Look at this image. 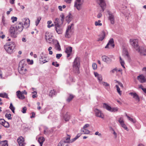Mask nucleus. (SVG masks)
<instances>
[{"mask_svg": "<svg viewBox=\"0 0 146 146\" xmlns=\"http://www.w3.org/2000/svg\"><path fill=\"white\" fill-rule=\"evenodd\" d=\"M105 33L103 31L101 33L100 37L99 38V40L102 41L104 38L105 36Z\"/></svg>", "mask_w": 146, "mask_h": 146, "instance_id": "nucleus-29", "label": "nucleus"}, {"mask_svg": "<svg viewBox=\"0 0 146 146\" xmlns=\"http://www.w3.org/2000/svg\"><path fill=\"white\" fill-rule=\"evenodd\" d=\"M101 21L99 20L98 21H96L95 23V25L97 26H101L102 25V23H100Z\"/></svg>", "mask_w": 146, "mask_h": 146, "instance_id": "nucleus-40", "label": "nucleus"}, {"mask_svg": "<svg viewBox=\"0 0 146 146\" xmlns=\"http://www.w3.org/2000/svg\"><path fill=\"white\" fill-rule=\"evenodd\" d=\"M95 135H98L99 136L101 137L102 136V134L100 133H99L98 131H96L95 132Z\"/></svg>", "mask_w": 146, "mask_h": 146, "instance_id": "nucleus-59", "label": "nucleus"}, {"mask_svg": "<svg viewBox=\"0 0 146 146\" xmlns=\"http://www.w3.org/2000/svg\"><path fill=\"white\" fill-rule=\"evenodd\" d=\"M142 88L141 89L143 91V92L145 93H146V88H143L142 86H141Z\"/></svg>", "mask_w": 146, "mask_h": 146, "instance_id": "nucleus-64", "label": "nucleus"}, {"mask_svg": "<svg viewBox=\"0 0 146 146\" xmlns=\"http://www.w3.org/2000/svg\"><path fill=\"white\" fill-rule=\"evenodd\" d=\"M122 127H123L124 129H125L126 130H127V131H128V129L127 127L125 125H124L122 126H121Z\"/></svg>", "mask_w": 146, "mask_h": 146, "instance_id": "nucleus-63", "label": "nucleus"}, {"mask_svg": "<svg viewBox=\"0 0 146 146\" xmlns=\"http://www.w3.org/2000/svg\"><path fill=\"white\" fill-rule=\"evenodd\" d=\"M27 109V108L25 106L23 107L21 110L22 112L23 113H26Z\"/></svg>", "mask_w": 146, "mask_h": 146, "instance_id": "nucleus-48", "label": "nucleus"}, {"mask_svg": "<svg viewBox=\"0 0 146 146\" xmlns=\"http://www.w3.org/2000/svg\"><path fill=\"white\" fill-rule=\"evenodd\" d=\"M52 35L51 33H46L45 34V39L46 41L49 43H51L53 41Z\"/></svg>", "mask_w": 146, "mask_h": 146, "instance_id": "nucleus-7", "label": "nucleus"}, {"mask_svg": "<svg viewBox=\"0 0 146 146\" xmlns=\"http://www.w3.org/2000/svg\"><path fill=\"white\" fill-rule=\"evenodd\" d=\"M11 116V115L10 113L8 114L7 113L5 115V117H6L7 118V119L9 120L12 119Z\"/></svg>", "mask_w": 146, "mask_h": 146, "instance_id": "nucleus-38", "label": "nucleus"}, {"mask_svg": "<svg viewBox=\"0 0 146 146\" xmlns=\"http://www.w3.org/2000/svg\"><path fill=\"white\" fill-rule=\"evenodd\" d=\"M72 16L70 14L67 16L65 18L66 21L68 23L72 20Z\"/></svg>", "mask_w": 146, "mask_h": 146, "instance_id": "nucleus-24", "label": "nucleus"}, {"mask_svg": "<svg viewBox=\"0 0 146 146\" xmlns=\"http://www.w3.org/2000/svg\"><path fill=\"white\" fill-rule=\"evenodd\" d=\"M23 61H21L19 64V66L18 68V70L19 73L23 74H25L27 71L26 64L23 63Z\"/></svg>", "mask_w": 146, "mask_h": 146, "instance_id": "nucleus-3", "label": "nucleus"}, {"mask_svg": "<svg viewBox=\"0 0 146 146\" xmlns=\"http://www.w3.org/2000/svg\"><path fill=\"white\" fill-rule=\"evenodd\" d=\"M81 135V134L80 133H79L77 134V135L75 137V139H77L79 137H80Z\"/></svg>", "mask_w": 146, "mask_h": 146, "instance_id": "nucleus-60", "label": "nucleus"}, {"mask_svg": "<svg viewBox=\"0 0 146 146\" xmlns=\"http://www.w3.org/2000/svg\"><path fill=\"white\" fill-rule=\"evenodd\" d=\"M74 96L73 95H70L66 100L68 102H70L72 100Z\"/></svg>", "mask_w": 146, "mask_h": 146, "instance_id": "nucleus-36", "label": "nucleus"}, {"mask_svg": "<svg viewBox=\"0 0 146 146\" xmlns=\"http://www.w3.org/2000/svg\"><path fill=\"white\" fill-rule=\"evenodd\" d=\"M16 94L17 97L19 99L23 100L25 98L24 96L22 94V92L20 91H17Z\"/></svg>", "mask_w": 146, "mask_h": 146, "instance_id": "nucleus-22", "label": "nucleus"}, {"mask_svg": "<svg viewBox=\"0 0 146 146\" xmlns=\"http://www.w3.org/2000/svg\"><path fill=\"white\" fill-rule=\"evenodd\" d=\"M129 42L131 45L136 50L138 49L139 47L138 43V40L137 39H130Z\"/></svg>", "mask_w": 146, "mask_h": 146, "instance_id": "nucleus-5", "label": "nucleus"}, {"mask_svg": "<svg viewBox=\"0 0 146 146\" xmlns=\"http://www.w3.org/2000/svg\"><path fill=\"white\" fill-rule=\"evenodd\" d=\"M118 83L119 85L122 88H123V84L121 82H118V81H116Z\"/></svg>", "mask_w": 146, "mask_h": 146, "instance_id": "nucleus-62", "label": "nucleus"}, {"mask_svg": "<svg viewBox=\"0 0 146 146\" xmlns=\"http://www.w3.org/2000/svg\"><path fill=\"white\" fill-rule=\"evenodd\" d=\"M24 139L21 136L19 137L17 139V141L20 146H24Z\"/></svg>", "mask_w": 146, "mask_h": 146, "instance_id": "nucleus-17", "label": "nucleus"}, {"mask_svg": "<svg viewBox=\"0 0 146 146\" xmlns=\"http://www.w3.org/2000/svg\"><path fill=\"white\" fill-rule=\"evenodd\" d=\"M16 31L18 33L21 32L23 30L24 27L23 24L21 22H18L17 23L16 25L15 26Z\"/></svg>", "mask_w": 146, "mask_h": 146, "instance_id": "nucleus-6", "label": "nucleus"}, {"mask_svg": "<svg viewBox=\"0 0 146 146\" xmlns=\"http://www.w3.org/2000/svg\"><path fill=\"white\" fill-rule=\"evenodd\" d=\"M80 58L77 57L74 59L73 63V72L76 74H78L80 73L79 70L80 67Z\"/></svg>", "mask_w": 146, "mask_h": 146, "instance_id": "nucleus-2", "label": "nucleus"}, {"mask_svg": "<svg viewBox=\"0 0 146 146\" xmlns=\"http://www.w3.org/2000/svg\"><path fill=\"white\" fill-rule=\"evenodd\" d=\"M27 62L29 64H33V61L32 60H31L29 59H27Z\"/></svg>", "mask_w": 146, "mask_h": 146, "instance_id": "nucleus-54", "label": "nucleus"}, {"mask_svg": "<svg viewBox=\"0 0 146 146\" xmlns=\"http://www.w3.org/2000/svg\"><path fill=\"white\" fill-rule=\"evenodd\" d=\"M94 111L95 112V115L96 117L102 119L104 118V115L100 110L97 109H96Z\"/></svg>", "mask_w": 146, "mask_h": 146, "instance_id": "nucleus-9", "label": "nucleus"}, {"mask_svg": "<svg viewBox=\"0 0 146 146\" xmlns=\"http://www.w3.org/2000/svg\"><path fill=\"white\" fill-rule=\"evenodd\" d=\"M55 30L56 32L58 34H60L62 33V29L60 25H54Z\"/></svg>", "mask_w": 146, "mask_h": 146, "instance_id": "nucleus-21", "label": "nucleus"}, {"mask_svg": "<svg viewBox=\"0 0 146 146\" xmlns=\"http://www.w3.org/2000/svg\"><path fill=\"white\" fill-rule=\"evenodd\" d=\"M41 19V17H39L37 18V19L35 21V25L36 26H37L38 25Z\"/></svg>", "mask_w": 146, "mask_h": 146, "instance_id": "nucleus-34", "label": "nucleus"}, {"mask_svg": "<svg viewBox=\"0 0 146 146\" xmlns=\"http://www.w3.org/2000/svg\"><path fill=\"white\" fill-rule=\"evenodd\" d=\"M59 19L58 18H56L54 22V23L55 24L54 25H59Z\"/></svg>", "mask_w": 146, "mask_h": 146, "instance_id": "nucleus-39", "label": "nucleus"}, {"mask_svg": "<svg viewBox=\"0 0 146 146\" xmlns=\"http://www.w3.org/2000/svg\"><path fill=\"white\" fill-rule=\"evenodd\" d=\"M108 19L110 21L111 23L112 24H114L115 23V18L114 15L110 12L108 13Z\"/></svg>", "mask_w": 146, "mask_h": 146, "instance_id": "nucleus-15", "label": "nucleus"}, {"mask_svg": "<svg viewBox=\"0 0 146 146\" xmlns=\"http://www.w3.org/2000/svg\"><path fill=\"white\" fill-rule=\"evenodd\" d=\"M97 78L99 81L100 83L101 84L102 82L101 81L102 79V76L101 75H100L99 76L97 77Z\"/></svg>", "mask_w": 146, "mask_h": 146, "instance_id": "nucleus-46", "label": "nucleus"}, {"mask_svg": "<svg viewBox=\"0 0 146 146\" xmlns=\"http://www.w3.org/2000/svg\"><path fill=\"white\" fill-rule=\"evenodd\" d=\"M39 61L42 62L43 63H44L48 61V60L43 54V53H42L40 54L39 57Z\"/></svg>", "mask_w": 146, "mask_h": 146, "instance_id": "nucleus-13", "label": "nucleus"}, {"mask_svg": "<svg viewBox=\"0 0 146 146\" xmlns=\"http://www.w3.org/2000/svg\"><path fill=\"white\" fill-rule=\"evenodd\" d=\"M83 2V0H76L75 2L74 6L78 10L81 9L82 5Z\"/></svg>", "mask_w": 146, "mask_h": 146, "instance_id": "nucleus-8", "label": "nucleus"}, {"mask_svg": "<svg viewBox=\"0 0 146 146\" xmlns=\"http://www.w3.org/2000/svg\"><path fill=\"white\" fill-rule=\"evenodd\" d=\"M52 64L53 65L56 66V67H58L59 66V64H58L57 62H53Z\"/></svg>", "mask_w": 146, "mask_h": 146, "instance_id": "nucleus-53", "label": "nucleus"}, {"mask_svg": "<svg viewBox=\"0 0 146 146\" xmlns=\"http://www.w3.org/2000/svg\"><path fill=\"white\" fill-rule=\"evenodd\" d=\"M126 115L127 117V118H128V119L130 121L132 122L133 123H135V122L136 121L135 119L131 118L129 116H128L127 114H126Z\"/></svg>", "mask_w": 146, "mask_h": 146, "instance_id": "nucleus-37", "label": "nucleus"}, {"mask_svg": "<svg viewBox=\"0 0 146 146\" xmlns=\"http://www.w3.org/2000/svg\"><path fill=\"white\" fill-rule=\"evenodd\" d=\"M61 141L62 142V144L64 143H70V137H68L65 140Z\"/></svg>", "mask_w": 146, "mask_h": 146, "instance_id": "nucleus-32", "label": "nucleus"}, {"mask_svg": "<svg viewBox=\"0 0 146 146\" xmlns=\"http://www.w3.org/2000/svg\"><path fill=\"white\" fill-rule=\"evenodd\" d=\"M64 118L65 121H67L69 120L70 118V117L69 114L67 113L64 116Z\"/></svg>", "mask_w": 146, "mask_h": 146, "instance_id": "nucleus-26", "label": "nucleus"}, {"mask_svg": "<svg viewBox=\"0 0 146 146\" xmlns=\"http://www.w3.org/2000/svg\"><path fill=\"white\" fill-rule=\"evenodd\" d=\"M32 93L35 94H33L32 96V97L33 98H34L37 97V95H37V93L36 91H34L33 92H32Z\"/></svg>", "mask_w": 146, "mask_h": 146, "instance_id": "nucleus-49", "label": "nucleus"}, {"mask_svg": "<svg viewBox=\"0 0 146 146\" xmlns=\"http://www.w3.org/2000/svg\"><path fill=\"white\" fill-rule=\"evenodd\" d=\"M72 51V48L71 47H69L66 48L65 52L67 54V57L68 58L71 54Z\"/></svg>", "mask_w": 146, "mask_h": 146, "instance_id": "nucleus-20", "label": "nucleus"}, {"mask_svg": "<svg viewBox=\"0 0 146 146\" xmlns=\"http://www.w3.org/2000/svg\"><path fill=\"white\" fill-rule=\"evenodd\" d=\"M23 21H24V26L27 28L29 26L30 20L28 18H25L23 19Z\"/></svg>", "mask_w": 146, "mask_h": 146, "instance_id": "nucleus-23", "label": "nucleus"}, {"mask_svg": "<svg viewBox=\"0 0 146 146\" xmlns=\"http://www.w3.org/2000/svg\"><path fill=\"white\" fill-rule=\"evenodd\" d=\"M0 146H8L7 141L4 140L0 142Z\"/></svg>", "mask_w": 146, "mask_h": 146, "instance_id": "nucleus-27", "label": "nucleus"}, {"mask_svg": "<svg viewBox=\"0 0 146 146\" xmlns=\"http://www.w3.org/2000/svg\"><path fill=\"white\" fill-rule=\"evenodd\" d=\"M120 62L122 67L124 68H125V67L124 66L125 63L124 61L122 60H120Z\"/></svg>", "mask_w": 146, "mask_h": 146, "instance_id": "nucleus-47", "label": "nucleus"}, {"mask_svg": "<svg viewBox=\"0 0 146 146\" xmlns=\"http://www.w3.org/2000/svg\"><path fill=\"white\" fill-rule=\"evenodd\" d=\"M56 92L54 90H51L49 94V96L52 97L56 94Z\"/></svg>", "mask_w": 146, "mask_h": 146, "instance_id": "nucleus-31", "label": "nucleus"}, {"mask_svg": "<svg viewBox=\"0 0 146 146\" xmlns=\"http://www.w3.org/2000/svg\"><path fill=\"white\" fill-rule=\"evenodd\" d=\"M109 45H110V46H112L113 48L114 47L115 45L114 43L113 39V38H111L110 39L108 43L105 47V48H109Z\"/></svg>", "mask_w": 146, "mask_h": 146, "instance_id": "nucleus-16", "label": "nucleus"}, {"mask_svg": "<svg viewBox=\"0 0 146 146\" xmlns=\"http://www.w3.org/2000/svg\"><path fill=\"white\" fill-rule=\"evenodd\" d=\"M5 122V121L3 119H0V124L3 126Z\"/></svg>", "mask_w": 146, "mask_h": 146, "instance_id": "nucleus-52", "label": "nucleus"}, {"mask_svg": "<svg viewBox=\"0 0 146 146\" xmlns=\"http://www.w3.org/2000/svg\"><path fill=\"white\" fill-rule=\"evenodd\" d=\"M2 23L3 25L5 26L7 25V23L5 22L4 19L3 18L2 19Z\"/></svg>", "mask_w": 146, "mask_h": 146, "instance_id": "nucleus-56", "label": "nucleus"}, {"mask_svg": "<svg viewBox=\"0 0 146 146\" xmlns=\"http://www.w3.org/2000/svg\"><path fill=\"white\" fill-rule=\"evenodd\" d=\"M93 68L94 70H96L97 68V65L96 64L94 63H93L92 65Z\"/></svg>", "mask_w": 146, "mask_h": 146, "instance_id": "nucleus-50", "label": "nucleus"}, {"mask_svg": "<svg viewBox=\"0 0 146 146\" xmlns=\"http://www.w3.org/2000/svg\"><path fill=\"white\" fill-rule=\"evenodd\" d=\"M17 18L16 17H11V19L12 20V22L14 23L15 21H16L17 20Z\"/></svg>", "mask_w": 146, "mask_h": 146, "instance_id": "nucleus-45", "label": "nucleus"}, {"mask_svg": "<svg viewBox=\"0 0 146 146\" xmlns=\"http://www.w3.org/2000/svg\"><path fill=\"white\" fill-rule=\"evenodd\" d=\"M62 55L61 54H57L56 55V58H57L59 59Z\"/></svg>", "mask_w": 146, "mask_h": 146, "instance_id": "nucleus-57", "label": "nucleus"}, {"mask_svg": "<svg viewBox=\"0 0 146 146\" xmlns=\"http://www.w3.org/2000/svg\"><path fill=\"white\" fill-rule=\"evenodd\" d=\"M129 94L131 95L135 99V100L137 102L140 101V98L137 94L136 93L130 92Z\"/></svg>", "mask_w": 146, "mask_h": 146, "instance_id": "nucleus-19", "label": "nucleus"}, {"mask_svg": "<svg viewBox=\"0 0 146 146\" xmlns=\"http://www.w3.org/2000/svg\"><path fill=\"white\" fill-rule=\"evenodd\" d=\"M81 131L83 132L82 133L84 134H88L90 132L89 130L86 129H82Z\"/></svg>", "mask_w": 146, "mask_h": 146, "instance_id": "nucleus-33", "label": "nucleus"}, {"mask_svg": "<svg viewBox=\"0 0 146 146\" xmlns=\"http://www.w3.org/2000/svg\"><path fill=\"white\" fill-rule=\"evenodd\" d=\"M115 86L117 88V92L120 95H121V91L120 90V89L119 88L118 86L117 85H116Z\"/></svg>", "mask_w": 146, "mask_h": 146, "instance_id": "nucleus-44", "label": "nucleus"}, {"mask_svg": "<svg viewBox=\"0 0 146 146\" xmlns=\"http://www.w3.org/2000/svg\"><path fill=\"white\" fill-rule=\"evenodd\" d=\"M136 51L139 53L141 55H146V48L139 47Z\"/></svg>", "mask_w": 146, "mask_h": 146, "instance_id": "nucleus-12", "label": "nucleus"}, {"mask_svg": "<svg viewBox=\"0 0 146 146\" xmlns=\"http://www.w3.org/2000/svg\"><path fill=\"white\" fill-rule=\"evenodd\" d=\"M102 59L103 61L108 64H110L112 61L111 59L105 55L103 56Z\"/></svg>", "mask_w": 146, "mask_h": 146, "instance_id": "nucleus-14", "label": "nucleus"}, {"mask_svg": "<svg viewBox=\"0 0 146 146\" xmlns=\"http://www.w3.org/2000/svg\"><path fill=\"white\" fill-rule=\"evenodd\" d=\"M103 107L106 109L107 110L110 111L111 107L106 103H104L103 104Z\"/></svg>", "mask_w": 146, "mask_h": 146, "instance_id": "nucleus-28", "label": "nucleus"}, {"mask_svg": "<svg viewBox=\"0 0 146 146\" xmlns=\"http://www.w3.org/2000/svg\"><path fill=\"white\" fill-rule=\"evenodd\" d=\"M97 2L102 8L103 11L106 6V3L105 0H97Z\"/></svg>", "mask_w": 146, "mask_h": 146, "instance_id": "nucleus-11", "label": "nucleus"}, {"mask_svg": "<svg viewBox=\"0 0 146 146\" xmlns=\"http://www.w3.org/2000/svg\"><path fill=\"white\" fill-rule=\"evenodd\" d=\"M89 124H86L84 126L82 129H86V128H87V127H89Z\"/></svg>", "mask_w": 146, "mask_h": 146, "instance_id": "nucleus-61", "label": "nucleus"}, {"mask_svg": "<svg viewBox=\"0 0 146 146\" xmlns=\"http://www.w3.org/2000/svg\"><path fill=\"white\" fill-rule=\"evenodd\" d=\"M16 29L14 26H11L10 28L9 32L10 36L12 37L15 38L17 37V33H18Z\"/></svg>", "mask_w": 146, "mask_h": 146, "instance_id": "nucleus-4", "label": "nucleus"}, {"mask_svg": "<svg viewBox=\"0 0 146 146\" xmlns=\"http://www.w3.org/2000/svg\"><path fill=\"white\" fill-rule=\"evenodd\" d=\"M56 47L57 48V49L58 50H60V47L58 41H57V44L55 45Z\"/></svg>", "mask_w": 146, "mask_h": 146, "instance_id": "nucleus-43", "label": "nucleus"}, {"mask_svg": "<svg viewBox=\"0 0 146 146\" xmlns=\"http://www.w3.org/2000/svg\"><path fill=\"white\" fill-rule=\"evenodd\" d=\"M15 47V43L14 42H8L4 46V48L6 51L9 54H11L14 52Z\"/></svg>", "mask_w": 146, "mask_h": 146, "instance_id": "nucleus-1", "label": "nucleus"}, {"mask_svg": "<svg viewBox=\"0 0 146 146\" xmlns=\"http://www.w3.org/2000/svg\"><path fill=\"white\" fill-rule=\"evenodd\" d=\"M101 84H103V86H109V84H108L107 83L105 82H102Z\"/></svg>", "mask_w": 146, "mask_h": 146, "instance_id": "nucleus-55", "label": "nucleus"}, {"mask_svg": "<svg viewBox=\"0 0 146 146\" xmlns=\"http://www.w3.org/2000/svg\"><path fill=\"white\" fill-rule=\"evenodd\" d=\"M72 24L70 25H69L68 27V28L66 31L65 37L67 38H69L70 37L71 35L72 34V30L71 29L72 26Z\"/></svg>", "mask_w": 146, "mask_h": 146, "instance_id": "nucleus-10", "label": "nucleus"}, {"mask_svg": "<svg viewBox=\"0 0 146 146\" xmlns=\"http://www.w3.org/2000/svg\"><path fill=\"white\" fill-rule=\"evenodd\" d=\"M0 97L3 98L9 99L7 94L5 93H0Z\"/></svg>", "mask_w": 146, "mask_h": 146, "instance_id": "nucleus-30", "label": "nucleus"}, {"mask_svg": "<svg viewBox=\"0 0 146 146\" xmlns=\"http://www.w3.org/2000/svg\"><path fill=\"white\" fill-rule=\"evenodd\" d=\"M10 109L11 110L13 113H15V108L13 106L12 103H11L9 106Z\"/></svg>", "mask_w": 146, "mask_h": 146, "instance_id": "nucleus-35", "label": "nucleus"}, {"mask_svg": "<svg viewBox=\"0 0 146 146\" xmlns=\"http://www.w3.org/2000/svg\"><path fill=\"white\" fill-rule=\"evenodd\" d=\"M45 140L44 138L43 137H41L39 138L38 141L40 145V146H42L43 143Z\"/></svg>", "mask_w": 146, "mask_h": 146, "instance_id": "nucleus-25", "label": "nucleus"}, {"mask_svg": "<svg viewBox=\"0 0 146 146\" xmlns=\"http://www.w3.org/2000/svg\"><path fill=\"white\" fill-rule=\"evenodd\" d=\"M137 79L139 82L141 83H144L146 81V79L145 77L142 75L138 76L137 77Z\"/></svg>", "mask_w": 146, "mask_h": 146, "instance_id": "nucleus-18", "label": "nucleus"}, {"mask_svg": "<svg viewBox=\"0 0 146 146\" xmlns=\"http://www.w3.org/2000/svg\"><path fill=\"white\" fill-rule=\"evenodd\" d=\"M117 68H115L114 69H113L112 70H111V72L113 73H114L115 72H117Z\"/></svg>", "mask_w": 146, "mask_h": 146, "instance_id": "nucleus-58", "label": "nucleus"}, {"mask_svg": "<svg viewBox=\"0 0 146 146\" xmlns=\"http://www.w3.org/2000/svg\"><path fill=\"white\" fill-rule=\"evenodd\" d=\"M3 126L6 128H8L9 127V123L8 122L5 121V122L4 124V125Z\"/></svg>", "mask_w": 146, "mask_h": 146, "instance_id": "nucleus-41", "label": "nucleus"}, {"mask_svg": "<svg viewBox=\"0 0 146 146\" xmlns=\"http://www.w3.org/2000/svg\"><path fill=\"white\" fill-rule=\"evenodd\" d=\"M118 122H119L120 124L124 122L123 120V118L122 117H120L119 118L118 120Z\"/></svg>", "mask_w": 146, "mask_h": 146, "instance_id": "nucleus-51", "label": "nucleus"}, {"mask_svg": "<svg viewBox=\"0 0 146 146\" xmlns=\"http://www.w3.org/2000/svg\"><path fill=\"white\" fill-rule=\"evenodd\" d=\"M118 108L117 107L111 108V112H115L118 111Z\"/></svg>", "mask_w": 146, "mask_h": 146, "instance_id": "nucleus-42", "label": "nucleus"}]
</instances>
